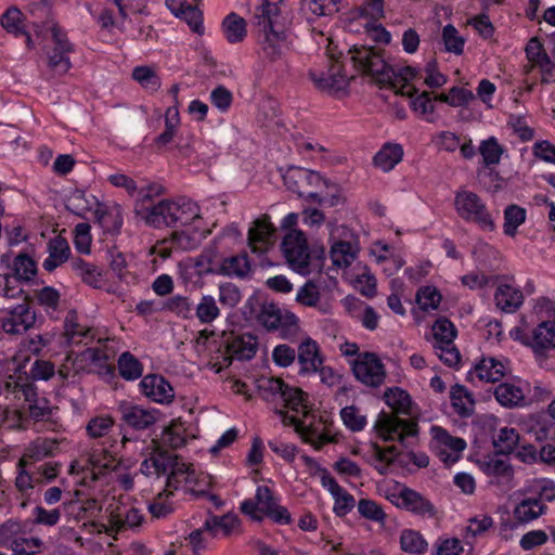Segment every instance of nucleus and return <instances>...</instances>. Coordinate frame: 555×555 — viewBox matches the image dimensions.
Instances as JSON below:
<instances>
[{"instance_id":"f257e3e1","label":"nucleus","mask_w":555,"mask_h":555,"mask_svg":"<svg viewBox=\"0 0 555 555\" xmlns=\"http://www.w3.org/2000/svg\"><path fill=\"white\" fill-rule=\"evenodd\" d=\"M258 389L266 401L281 403L287 409L276 411L280 421L293 426L306 442L321 448L328 441L323 422L317 416L309 396L300 388L292 387L278 377H262L258 380Z\"/></svg>"},{"instance_id":"f03ea898","label":"nucleus","mask_w":555,"mask_h":555,"mask_svg":"<svg viewBox=\"0 0 555 555\" xmlns=\"http://www.w3.org/2000/svg\"><path fill=\"white\" fill-rule=\"evenodd\" d=\"M141 470L145 475L167 476L165 490L147 505L149 512L155 518H165L173 512L175 507L169 499L176 490H183L194 496L205 494L203 489H195L201 480L193 465L182 461L177 453H151L142 463Z\"/></svg>"},{"instance_id":"7ed1b4c3","label":"nucleus","mask_w":555,"mask_h":555,"mask_svg":"<svg viewBox=\"0 0 555 555\" xmlns=\"http://www.w3.org/2000/svg\"><path fill=\"white\" fill-rule=\"evenodd\" d=\"M384 400L396 415L386 412L378 414L374 424L376 438L385 442L399 441L404 448L411 447L417 436V424L397 416L411 414L410 395L399 387L387 388Z\"/></svg>"},{"instance_id":"20e7f679","label":"nucleus","mask_w":555,"mask_h":555,"mask_svg":"<svg viewBox=\"0 0 555 555\" xmlns=\"http://www.w3.org/2000/svg\"><path fill=\"white\" fill-rule=\"evenodd\" d=\"M349 54L358 70L375 77L379 82H387L396 77L404 82L403 87L408 88L406 94L410 98L418 93V89L410 86V82L420 76V68L408 65L395 69L385 62L377 50L370 47L353 46Z\"/></svg>"},{"instance_id":"39448f33","label":"nucleus","mask_w":555,"mask_h":555,"mask_svg":"<svg viewBox=\"0 0 555 555\" xmlns=\"http://www.w3.org/2000/svg\"><path fill=\"white\" fill-rule=\"evenodd\" d=\"M364 455L366 462L382 475H404L429 464L426 453H364Z\"/></svg>"},{"instance_id":"423d86ee","label":"nucleus","mask_w":555,"mask_h":555,"mask_svg":"<svg viewBox=\"0 0 555 555\" xmlns=\"http://www.w3.org/2000/svg\"><path fill=\"white\" fill-rule=\"evenodd\" d=\"M457 215L467 222L476 223L483 231H493L495 223L483 199L475 192L459 190L454 197Z\"/></svg>"},{"instance_id":"0eeeda50","label":"nucleus","mask_w":555,"mask_h":555,"mask_svg":"<svg viewBox=\"0 0 555 555\" xmlns=\"http://www.w3.org/2000/svg\"><path fill=\"white\" fill-rule=\"evenodd\" d=\"M256 318L267 331H278L282 339H293L299 332L298 318L273 302H262Z\"/></svg>"},{"instance_id":"6e6552de","label":"nucleus","mask_w":555,"mask_h":555,"mask_svg":"<svg viewBox=\"0 0 555 555\" xmlns=\"http://www.w3.org/2000/svg\"><path fill=\"white\" fill-rule=\"evenodd\" d=\"M122 468L121 462L113 453H86L81 460L70 464L72 474H82V479L96 481L117 473Z\"/></svg>"},{"instance_id":"1a4fd4ad","label":"nucleus","mask_w":555,"mask_h":555,"mask_svg":"<svg viewBox=\"0 0 555 555\" xmlns=\"http://www.w3.org/2000/svg\"><path fill=\"white\" fill-rule=\"evenodd\" d=\"M433 348L435 354L448 366L454 367L461 361V354L454 345L456 328L447 318H439L433 327Z\"/></svg>"},{"instance_id":"9d476101","label":"nucleus","mask_w":555,"mask_h":555,"mask_svg":"<svg viewBox=\"0 0 555 555\" xmlns=\"http://www.w3.org/2000/svg\"><path fill=\"white\" fill-rule=\"evenodd\" d=\"M53 46L46 51L47 65L54 76H63L72 68L70 53L74 46L56 25L51 28Z\"/></svg>"},{"instance_id":"9b49d317","label":"nucleus","mask_w":555,"mask_h":555,"mask_svg":"<svg viewBox=\"0 0 555 555\" xmlns=\"http://www.w3.org/2000/svg\"><path fill=\"white\" fill-rule=\"evenodd\" d=\"M354 377L365 386L377 388L386 379V369L374 352H362L351 362Z\"/></svg>"},{"instance_id":"f8f14e48","label":"nucleus","mask_w":555,"mask_h":555,"mask_svg":"<svg viewBox=\"0 0 555 555\" xmlns=\"http://www.w3.org/2000/svg\"><path fill=\"white\" fill-rule=\"evenodd\" d=\"M279 20H274L271 25H255L258 28V43L262 56L269 62L281 60L288 50L287 35L283 30H278Z\"/></svg>"},{"instance_id":"ddd939ff","label":"nucleus","mask_w":555,"mask_h":555,"mask_svg":"<svg viewBox=\"0 0 555 555\" xmlns=\"http://www.w3.org/2000/svg\"><path fill=\"white\" fill-rule=\"evenodd\" d=\"M282 251L289 266L300 274L309 273L310 253L301 231H291L282 242Z\"/></svg>"},{"instance_id":"4468645a","label":"nucleus","mask_w":555,"mask_h":555,"mask_svg":"<svg viewBox=\"0 0 555 555\" xmlns=\"http://www.w3.org/2000/svg\"><path fill=\"white\" fill-rule=\"evenodd\" d=\"M108 361L104 351L89 347L77 353L72 364L76 374L92 373L111 378L114 376L115 369Z\"/></svg>"},{"instance_id":"2eb2a0df","label":"nucleus","mask_w":555,"mask_h":555,"mask_svg":"<svg viewBox=\"0 0 555 555\" xmlns=\"http://www.w3.org/2000/svg\"><path fill=\"white\" fill-rule=\"evenodd\" d=\"M172 209H176L173 199H160L151 205L134 204V215L145 224L162 229L172 224Z\"/></svg>"},{"instance_id":"dca6fc26","label":"nucleus","mask_w":555,"mask_h":555,"mask_svg":"<svg viewBox=\"0 0 555 555\" xmlns=\"http://www.w3.org/2000/svg\"><path fill=\"white\" fill-rule=\"evenodd\" d=\"M509 453H473L470 460L476 462L479 468L487 475L493 476L498 482H508L514 474L507 459Z\"/></svg>"},{"instance_id":"f3484780","label":"nucleus","mask_w":555,"mask_h":555,"mask_svg":"<svg viewBox=\"0 0 555 555\" xmlns=\"http://www.w3.org/2000/svg\"><path fill=\"white\" fill-rule=\"evenodd\" d=\"M118 411L120 412L121 420L137 430L150 428L162 415L156 409H145L128 401L120 402Z\"/></svg>"},{"instance_id":"a211bd4d","label":"nucleus","mask_w":555,"mask_h":555,"mask_svg":"<svg viewBox=\"0 0 555 555\" xmlns=\"http://www.w3.org/2000/svg\"><path fill=\"white\" fill-rule=\"evenodd\" d=\"M478 151L482 158V165L488 169L487 177L494 183L492 186H489V189L492 191L500 190L501 178L493 167L500 164L505 149L499 143L495 137H490L480 142Z\"/></svg>"},{"instance_id":"6ab92c4d","label":"nucleus","mask_w":555,"mask_h":555,"mask_svg":"<svg viewBox=\"0 0 555 555\" xmlns=\"http://www.w3.org/2000/svg\"><path fill=\"white\" fill-rule=\"evenodd\" d=\"M512 279L496 276L494 301L496 307L506 313L516 312L524 304L522 291L511 283Z\"/></svg>"},{"instance_id":"aec40b11","label":"nucleus","mask_w":555,"mask_h":555,"mask_svg":"<svg viewBox=\"0 0 555 555\" xmlns=\"http://www.w3.org/2000/svg\"><path fill=\"white\" fill-rule=\"evenodd\" d=\"M521 343L530 347L537 357L544 356L546 351L555 348V321H541Z\"/></svg>"},{"instance_id":"412c9836","label":"nucleus","mask_w":555,"mask_h":555,"mask_svg":"<svg viewBox=\"0 0 555 555\" xmlns=\"http://www.w3.org/2000/svg\"><path fill=\"white\" fill-rule=\"evenodd\" d=\"M511 372L509 361L493 357L482 358L468 373L469 378H478L480 382L496 383Z\"/></svg>"},{"instance_id":"4be33fe9","label":"nucleus","mask_w":555,"mask_h":555,"mask_svg":"<svg viewBox=\"0 0 555 555\" xmlns=\"http://www.w3.org/2000/svg\"><path fill=\"white\" fill-rule=\"evenodd\" d=\"M224 359L229 362L236 359L240 361L250 360L257 351L256 338L250 334L234 335L230 334L224 341Z\"/></svg>"},{"instance_id":"5701e85b","label":"nucleus","mask_w":555,"mask_h":555,"mask_svg":"<svg viewBox=\"0 0 555 555\" xmlns=\"http://www.w3.org/2000/svg\"><path fill=\"white\" fill-rule=\"evenodd\" d=\"M275 228L267 216L253 222L248 230V245L253 253L264 254L274 242Z\"/></svg>"},{"instance_id":"b1692460","label":"nucleus","mask_w":555,"mask_h":555,"mask_svg":"<svg viewBox=\"0 0 555 555\" xmlns=\"http://www.w3.org/2000/svg\"><path fill=\"white\" fill-rule=\"evenodd\" d=\"M493 395L498 403L506 409L522 408L527 404L525 383L520 379L499 384Z\"/></svg>"},{"instance_id":"393cba45","label":"nucleus","mask_w":555,"mask_h":555,"mask_svg":"<svg viewBox=\"0 0 555 555\" xmlns=\"http://www.w3.org/2000/svg\"><path fill=\"white\" fill-rule=\"evenodd\" d=\"M392 496L391 502L398 507L405 508L416 515H435L436 511L433 503L413 489L404 487Z\"/></svg>"},{"instance_id":"a878e982","label":"nucleus","mask_w":555,"mask_h":555,"mask_svg":"<svg viewBox=\"0 0 555 555\" xmlns=\"http://www.w3.org/2000/svg\"><path fill=\"white\" fill-rule=\"evenodd\" d=\"M255 499L260 513L281 525H287L291 522V514L285 507L276 503L275 498L268 487H258Z\"/></svg>"},{"instance_id":"bb28decb","label":"nucleus","mask_w":555,"mask_h":555,"mask_svg":"<svg viewBox=\"0 0 555 555\" xmlns=\"http://www.w3.org/2000/svg\"><path fill=\"white\" fill-rule=\"evenodd\" d=\"M309 76L318 89L330 93L345 90L348 86V79L339 63H333L326 73L310 72Z\"/></svg>"},{"instance_id":"cd10ccee","label":"nucleus","mask_w":555,"mask_h":555,"mask_svg":"<svg viewBox=\"0 0 555 555\" xmlns=\"http://www.w3.org/2000/svg\"><path fill=\"white\" fill-rule=\"evenodd\" d=\"M297 361L299 364V374L311 375L317 373L318 367L324 362V359L315 340L308 337L299 344Z\"/></svg>"},{"instance_id":"c85d7f7f","label":"nucleus","mask_w":555,"mask_h":555,"mask_svg":"<svg viewBox=\"0 0 555 555\" xmlns=\"http://www.w3.org/2000/svg\"><path fill=\"white\" fill-rule=\"evenodd\" d=\"M142 392L157 403H170L175 398L171 385L160 375H146L140 383Z\"/></svg>"},{"instance_id":"c756f323","label":"nucleus","mask_w":555,"mask_h":555,"mask_svg":"<svg viewBox=\"0 0 555 555\" xmlns=\"http://www.w3.org/2000/svg\"><path fill=\"white\" fill-rule=\"evenodd\" d=\"M176 209H172V224L176 228H188L204 223L198 205L185 197L173 199Z\"/></svg>"},{"instance_id":"7c9ffc66","label":"nucleus","mask_w":555,"mask_h":555,"mask_svg":"<svg viewBox=\"0 0 555 555\" xmlns=\"http://www.w3.org/2000/svg\"><path fill=\"white\" fill-rule=\"evenodd\" d=\"M208 234L209 230L205 227V223H199L175 231L171 241L173 246L181 250H193Z\"/></svg>"},{"instance_id":"2f4dec72","label":"nucleus","mask_w":555,"mask_h":555,"mask_svg":"<svg viewBox=\"0 0 555 555\" xmlns=\"http://www.w3.org/2000/svg\"><path fill=\"white\" fill-rule=\"evenodd\" d=\"M0 264L10 270L13 276L18 278L21 282H28L33 280V278L37 273V264L35 260L29 257L27 254H18L14 259L12 264H10V256L4 254L0 257Z\"/></svg>"},{"instance_id":"473e14b6","label":"nucleus","mask_w":555,"mask_h":555,"mask_svg":"<svg viewBox=\"0 0 555 555\" xmlns=\"http://www.w3.org/2000/svg\"><path fill=\"white\" fill-rule=\"evenodd\" d=\"M283 0H249V5L254 7L251 24L269 26L281 15L280 4Z\"/></svg>"},{"instance_id":"72a5a7b5","label":"nucleus","mask_w":555,"mask_h":555,"mask_svg":"<svg viewBox=\"0 0 555 555\" xmlns=\"http://www.w3.org/2000/svg\"><path fill=\"white\" fill-rule=\"evenodd\" d=\"M430 436V448L436 451H464L467 447L463 438L450 435L440 426H431Z\"/></svg>"},{"instance_id":"f704fd0d","label":"nucleus","mask_w":555,"mask_h":555,"mask_svg":"<svg viewBox=\"0 0 555 555\" xmlns=\"http://www.w3.org/2000/svg\"><path fill=\"white\" fill-rule=\"evenodd\" d=\"M546 505L540 499L529 496L522 499L514 508V517L519 524H528L545 514Z\"/></svg>"},{"instance_id":"c9c22d12","label":"nucleus","mask_w":555,"mask_h":555,"mask_svg":"<svg viewBox=\"0 0 555 555\" xmlns=\"http://www.w3.org/2000/svg\"><path fill=\"white\" fill-rule=\"evenodd\" d=\"M251 271L246 253L224 258L219 266V274L230 278H246Z\"/></svg>"},{"instance_id":"e433bc0d","label":"nucleus","mask_w":555,"mask_h":555,"mask_svg":"<svg viewBox=\"0 0 555 555\" xmlns=\"http://www.w3.org/2000/svg\"><path fill=\"white\" fill-rule=\"evenodd\" d=\"M299 196H305L307 199L318 203L321 206L335 207L341 203L343 196L339 186L330 182V188H322L320 191L305 192L298 185L295 190Z\"/></svg>"},{"instance_id":"4c0bfd02","label":"nucleus","mask_w":555,"mask_h":555,"mask_svg":"<svg viewBox=\"0 0 555 555\" xmlns=\"http://www.w3.org/2000/svg\"><path fill=\"white\" fill-rule=\"evenodd\" d=\"M94 220L106 231H118L122 227L121 208L119 205L106 206L98 204L93 210Z\"/></svg>"},{"instance_id":"58836bf2","label":"nucleus","mask_w":555,"mask_h":555,"mask_svg":"<svg viewBox=\"0 0 555 555\" xmlns=\"http://www.w3.org/2000/svg\"><path fill=\"white\" fill-rule=\"evenodd\" d=\"M48 253L49 256L44 259L42 267L46 271L51 272L68 259L70 248L65 238L56 236L50 240Z\"/></svg>"},{"instance_id":"ea45409f","label":"nucleus","mask_w":555,"mask_h":555,"mask_svg":"<svg viewBox=\"0 0 555 555\" xmlns=\"http://www.w3.org/2000/svg\"><path fill=\"white\" fill-rule=\"evenodd\" d=\"M451 404L461 417H469L475 411V400L465 386L455 384L450 391Z\"/></svg>"},{"instance_id":"a19ab883","label":"nucleus","mask_w":555,"mask_h":555,"mask_svg":"<svg viewBox=\"0 0 555 555\" xmlns=\"http://www.w3.org/2000/svg\"><path fill=\"white\" fill-rule=\"evenodd\" d=\"M224 38L230 43L242 42L247 35L246 21L238 14L232 12L228 14L221 24Z\"/></svg>"},{"instance_id":"79ce46f5","label":"nucleus","mask_w":555,"mask_h":555,"mask_svg":"<svg viewBox=\"0 0 555 555\" xmlns=\"http://www.w3.org/2000/svg\"><path fill=\"white\" fill-rule=\"evenodd\" d=\"M403 149L400 144L386 143L374 156V165L387 172L402 160Z\"/></svg>"},{"instance_id":"37998d69","label":"nucleus","mask_w":555,"mask_h":555,"mask_svg":"<svg viewBox=\"0 0 555 555\" xmlns=\"http://www.w3.org/2000/svg\"><path fill=\"white\" fill-rule=\"evenodd\" d=\"M70 264L75 273L82 280L83 283L90 285L93 288H102L103 274L99 267L93 263L86 262L82 259H75Z\"/></svg>"},{"instance_id":"c03bdc74","label":"nucleus","mask_w":555,"mask_h":555,"mask_svg":"<svg viewBox=\"0 0 555 555\" xmlns=\"http://www.w3.org/2000/svg\"><path fill=\"white\" fill-rule=\"evenodd\" d=\"M238 518L234 514H227L223 516H210L204 522L206 531L210 532L212 537H217L219 532L223 535H230L238 526Z\"/></svg>"},{"instance_id":"a18cd8bd","label":"nucleus","mask_w":555,"mask_h":555,"mask_svg":"<svg viewBox=\"0 0 555 555\" xmlns=\"http://www.w3.org/2000/svg\"><path fill=\"white\" fill-rule=\"evenodd\" d=\"M143 515L138 508L130 507H118L116 511L111 513V524L116 527L117 530L125 528H133L141 525Z\"/></svg>"},{"instance_id":"49530a36","label":"nucleus","mask_w":555,"mask_h":555,"mask_svg":"<svg viewBox=\"0 0 555 555\" xmlns=\"http://www.w3.org/2000/svg\"><path fill=\"white\" fill-rule=\"evenodd\" d=\"M100 204L94 196H87L85 191L75 190L67 198L66 207L73 214L85 217L87 212L92 211L93 206Z\"/></svg>"},{"instance_id":"de8ad7c7","label":"nucleus","mask_w":555,"mask_h":555,"mask_svg":"<svg viewBox=\"0 0 555 555\" xmlns=\"http://www.w3.org/2000/svg\"><path fill=\"white\" fill-rule=\"evenodd\" d=\"M330 255L333 266L347 268L356 259L357 251L349 242L337 241L332 245Z\"/></svg>"},{"instance_id":"09e8293b","label":"nucleus","mask_w":555,"mask_h":555,"mask_svg":"<svg viewBox=\"0 0 555 555\" xmlns=\"http://www.w3.org/2000/svg\"><path fill=\"white\" fill-rule=\"evenodd\" d=\"M119 375L126 380H135L142 376V363L129 351H125L118 359Z\"/></svg>"},{"instance_id":"8fccbe9b","label":"nucleus","mask_w":555,"mask_h":555,"mask_svg":"<svg viewBox=\"0 0 555 555\" xmlns=\"http://www.w3.org/2000/svg\"><path fill=\"white\" fill-rule=\"evenodd\" d=\"M216 246L206 247L195 259L198 274H219L220 262Z\"/></svg>"},{"instance_id":"3c124183","label":"nucleus","mask_w":555,"mask_h":555,"mask_svg":"<svg viewBox=\"0 0 555 555\" xmlns=\"http://www.w3.org/2000/svg\"><path fill=\"white\" fill-rule=\"evenodd\" d=\"M301 11L314 17L330 16L339 11L337 0H302Z\"/></svg>"},{"instance_id":"603ef678","label":"nucleus","mask_w":555,"mask_h":555,"mask_svg":"<svg viewBox=\"0 0 555 555\" xmlns=\"http://www.w3.org/2000/svg\"><path fill=\"white\" fill-rule=\"evenodd\" d=\"M195 315L203 324H210L220 315V309L216 299L211 295L202 296L195 307Z\"/></svg>"},{"instance_id":"864d4df0","label":"nucleus","mask_w":555,"mask_h":555,"mask_svg":"<svg viewBox=\"0 0 555 555\" xmlns=\"http://www.w3.org/2000/svg\"><path fill=\"white\" fill-rule=\"evenodd\" d=\"M92 331L86 326H82L77 321V314L75 312H68L64 322V334L67 337L69 344H79L82 337H91Z\"/></svg>"},{"instance_id":"5fc2aeb1","label":"nucleus","mask_w":555,"mask_h":555,"mask_svg":"<svg viewBox=\"0 0 555 555\" xmlns=\"http://www.w3.org/2000/svg\"><path fill=\"white\" fill-rule=\"evenodd\" d=\"M179 124L180 117L178 108L175 106L168 107L165 113V130L156 137L155 143L159 146L170 143L176 135Z\"/></svg>"},{"instance_id":"6e6d98bb","label":"nucleus","mask_w":555,"mask_h":555,"mask_svg":"<svg viewBox=\"0 0 555 555\" xmlns=\"http://www.w3.org/2000/svg\"><path fill=\"white\" fill-rule=\"evenodd\" d=\"M526 221V209L517 205H508L504 210V233L515 236L517 229Z\"/></svg>"},{"instance_id":"4d7b16f0","label":"nucleus","mask_w":555,"mask_h":555,"mask_svg":"<svg viewBox=\"0 0 555 555\" xmlns=\"http://www.w3.org/2000/svg\"><path fill=\"white\" fill-rule=\"evenodd\" d=\"M402 551L410 554H423L427 550V542L423 535L414 530L405 529L400 537Z\"/></svg>"},{"instance_id":"13d9d810","label":"nucleus","mask_w":555,"mask_h":555,"mask_svg":"<svg viewBox=\"0 0 555 555\" xmlns=\"http://www.w3.org/2000/svg\"><path fill=\"white\" fill-rule=\"evenodd\" d=\"M1 26L14 36H22L25 34V25L23 21V13L16 8H9L0 18Z\"/></svg>"},{"instance_id":"bf43d9fd","label":"nucleus","mask_w":555,"mask_h":555,"mask_svg":"<svg viewBox=\"0 0 555 555\" xmlns=\"http://www.w3.org/2000/svg\"><path fill=\"white\" fill-rule=\"evenodd\" d=\"M22 283L11 272L0 273V297L4 299L21 298L24 295Z\"/></svg>"},{"instance_id":"052dcab7","label":"nucleus","mask_w":555,"mask_h":555,"mask_svg":"<svg viewBox=\"0 0 555 555\" xmlns=\"http://www.w3.org/2000/svg\"><path fill=\"white\" fill-rule=\"evenodd\" d=\"M519 434L513 427H502L493 438L495 451H515L519 442Z\"/></svg>"},{"instance_id":"680f3d73","label":"nucleus","mask_w":555,"mask_h":555,"mask_svg":"<svg viewBox=\"0 0 555 555\" xmlns=\"http://www.w3.org/2000/svg\"><path fill=\"white\" fill-rule=\"evenodd\" d=\"M194 308L189 297L175 295L164 301V311H170L182 319L192 318Z\"/></svg>"},{"instance_id":"e2e57ef3","label":"nucleus","mask_w":555,"mask_h":555,"mask_svg":"<svg viewBox=\"0 0 555 555\" xmlns=\"http://www.w3.org/2000/svg\"><path fill=\"white\" fill-rule=\"evenodd\" d=\"M18 466L21 470L15 479V486L20 491L33 489L38 483V476H34L33 467L29 466L27 454L20 460Z\"/></svg>"},{"instance_id":"0e129e2a","label":"nucleus","mask_w":555,"mask_h":555,"mask_svg":"<svg viewBox=\"0 0 555 555\" xmlns=\"http://www.w3.org/2000/svg\"><path fill=\"white\" fill-rule=\"evenodd\" d=\"M442 41L446 51L460 55L463 53L465 39L460 36L457 29L452 25L448 24L442 29Z\"/></svg>"},{"instance_id":"69168bd1","label":"nucleus","mask_w":555,"mask_h":555,"mask_svg":"<svg viewBox=\"0 0 555 555\" xmlns=\"http://www.w3.org/2000/svg\"><path fill=\"white\" fill-rule=\"evenodd\" d=\"M132 78L143 88L156 91L160 87V80L154 69L149 66H137L132 70Z\"/></svg>"},{"instance_id":"338daca9","label":"nucleus","mask_w":555,"mask_h":555,"mask_svg":"<svg viewBox=\"0 0 555 555\" xmlns=\"http://www.w3.org/2000/svg\"><path fill=\"white\" fill-rule=\"evenodd\" d=\"M441 301V295L436 287L425 286L418 289L416 294V302L424 311L438 308Z\"/></svg>"},{"instance_id":"774afa93","label":"nucleus","mask_w":555,"mask_h":555,"mask_svg":"<svg viewBox=\"0 0 555 555\" xmlns=\"http://www.w3.org/2000/svg\"><path fill=\"white\" fill-rule=\"evenodd\" d=\"M340 416L346 425L352 431H360L366 425V417L360 413L354 405H348L341 409Z\"/></svg>"}]
</instances>
